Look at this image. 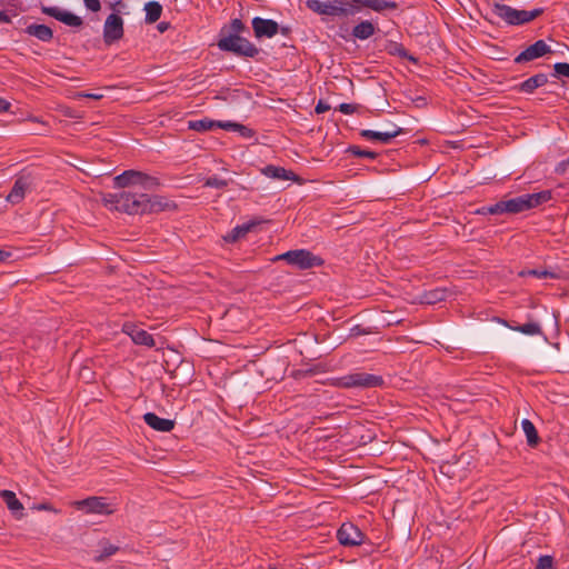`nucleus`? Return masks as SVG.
<instances>
[{
    "mask_svg": "<svg viewBox=\"0 0 569 569\" xmlns=\"http://www.w3.org/2000/svg\"><path fill=\"white\" fill-rule=\"evenodd\" d=\"M382 378L368 372H352L339 379L338 385L343 388H373L381 386Z\"/></svg>",
    "mask_w": 569,
    "mask_h": 569,
    "instance_id": "7",
    "label": "nucleus"
},
{
    "mask_svg": "<svg viewBox=\"0 0 569 569\" xmlns=\"http://www.w3.org/2000/svg\"><path fill=\"white\" fill-rule=\"evenodd\" d=\"M84 6L88 10L97 12L100 10L101 4L99 0H83Z\"/></svg>",
    "mask_w": 569,
    "mask_h": 569,
    "instance_id": "40",
    "label": "nucleus"
},
{
    "mask_svg": "<svg viewBox=\"0 0 569 569\" xmlns=\"http://www.w3.org/2000/svg\"><path fill=\"white\" fill-rule=\"evenodd\" d=\"M260 221L251 220L249 222L236 226L226 237L224 240L228 242H236L242 239L248 232H250Z\"/></svg>",
    "mask_w": 569,
    "mask_h": 569,
    "instance_id": "20",
    "label": "nucleus"
},
{
    "mask_svg": "<svg viewBox=\"0 0 569 569\" xmlns=\"http://www.w3.org/2000/svg\"><path fill=\"white\" fill-rule=\"evenodd\" d=\"M146 22H156L162 12V6L157 1H149L144 4Z\"/></svg>",
    "mask_w": 569,
    "mask_h": 569,
    "instance_id": "27",
    "label": "nucleus"
},
{
    "mask_svg": "<svg viewBox=\"0 0 569 569\" xmlns=\"http://www.w3.org/2000/svg\"><path fill=\"white\" fill-rule=\"evenodd\" d=\"M123 36V20L118 14H110L103 26V38L106 43H112Z\"/></svg>",
    "mask_w": 569,
    "mask_h": 569,
    "instance_id": "11",
    "label": "nucleus"
},
{
    "mask_svg": "<svg viewBox=\"0 0 569 569\" xmlns=\"http://www.w3.org/2000/svg\"><path fill=\"white\" fill-rule=\"evenodd\" d=\"M0 496L2 500L6 502L8 509L17 517L22 516L23 506L22 503L17 499L16 493L10 490H1Z\"/></svg>",
    "mask_w": 569,
    "mask_h": 569,
    "instance_id": "23",
    "label": "nucleus"
},
{
    "mask_svg": "<svg viewBox=\"0 0 569 569\" xmlns=\"http://www.w3.org/2000/svg\"><path fill=\"white\" fill-rule=\"evenodd\" d=\"M7 257H9V253L0 249V261H3Z\"/></svg>",
    "mask_w": 569,
    "mask_h": 569,
    "instance_id": "47",
    "label": "nucleus"
},
{
    "mask_svg": "<svg viewBox=\"0 0 569 569\" xmlns=\"http://www.w3.org/2000/svg\"><path fill=\"white\" fill-rule=\"evenodd\" d=\"M329 109H330V107L327 103H325L323 101H319L317 103L315 110L317 113H323V112L328 111Z\"/></svg>",
    "mask_w": 569,
    "mask_h": 569,
    "instance_id": "42",
    "label": "nucleus"
},
{
    "mask_svg": "<svg viewBox=\"0 0 569 569\" xmlns=\"http://www.w3.org/2000/svg\"><path fill=\"white\" fill-rule=\"evenodd\" d=\"M252 29L256 38H272L279 31V24L271 19H263L260 17H254L252 19Z\"/></svg>",
    "mask_w": 569,
    "mask_h": 569,
    "instance_id": "12",
    "label": "nucleus"
},
{
    "mask_svg": "<svg viewBox=\"0 0 569 569\" xmlns=\"http://www.w3.org/2000/svg\"><path fill=\"white\" fill-rule=\"evenodd\" d=\"M42 13L54 18L56 20L64 23L66 26L72 27V28H79L82 26L83 21L80 17L76 16L74 13L67 11L64 9H61L59 7H41Z\"/></svg>",
    "mask_w": 569,
    "mask_h": 569,
    "instance_id": "10",
    "label": "nucleus"
},
{
    "mask_svg": "<svg viewBox=\"0 0 569 569\" xmlns=\"http://www.w3.org/2000/svg\"><path fill=\"white\" fill-rule=\"evenodd\" d=\"M222 129L227 130V131L238 132V133H240V136H242L244 138L252 137V130L251 129L247 128L243 124L237 123V122L224 121L223 124H222Z\"/></svg>",
    "mask_w": 569,
    "mask_h": 569,
    "instance_id": "29",
    "label": "nucleus"
},
{
    "mask_svg": "<svg viewBox=\"0 0 569 569\" xmlns=\"http://www.w3.org/2000/svg\"><path fill=\"white\" fill-rule=\"evenodd\" d=\"M261 173L270 179L274 180H296V174L292 171L286 170L282 167H276L272 164L263 167Z\"/></svg>",
    "mask_w": 569,
    "mask_h": 569,
    "instance_id": "19",
    "label": "nucleus"
},
{
    "mask_svg": "<svg viewBox=\"0 0 569 569\" xmlns=\"http://www.w3.org/2000/svg\"><path fill=\"white\" fill-rule=\"evenodd\" d=\"M386 51L391 56H397L400 58H407L411 61H416V59L409 56L408 51L405 47L396 41H388L385 46Z\"/></svg>",
    "mask_w": 569,
    "mask_h": 569,
    "instance_id": "28",
    "label": "nucleus"
},
{
    "mask_svg": "<svg viewBox=\"0 0 569 569\" xmlns=\"http://www.w3.org/2000/svg\"><path fill=\"white\" fill-rule=\"evenodd\" d=\"M159 29H160V31H164V30L167 29V26H164L163 23H161V24L159 26Z\"/></svg>",
    "mask_w": 569,
    "mask_h": 569,
    "instance_id": "48",
    "label": "nucleus"
},
{
    "mask_svg": "<svg viewBox=\"0 0 569 569\" xmlns=\"http://www.w3.org/2000/svg\"><path fill=\"white\" fill-rule=\"evenodd\" d=\"M286 261L298 269H309L320 263V259L306 249L290 250L272 258V261Z\"/></svg>",
    "mask_w": 569,
    "mask_h": 569,
    "instance_id": "5",
    "label": "nucleus"
},
{
    "mask_svg": "<svg viewBox=\"0 0 569 569\" xmlns=\"http://www.w3.org/2000/svg\"><path fill=\"white\" fill-rule=\"evenodd\" d=\"M246 30L244 24L240 19H233L229 26V33L228 34H237L240 36L241 32Z\"/></svg>",
    "mask_w": 569,
    "mask_h": 569,
    "instance_id": "34",
    "label": "nucleus"
},
{
    "mask_svg": "<svg viewBox=\"0 0 569 569\" xmlns=\"http://www.w3.org/2000/svg\"><path fill=\"white\" fill-rule=\"evenodd\" d=\"M508 201L501 200L495 204H492L491 211H493V214H501V213H508Z\"/></svg>",
    "mask_w": 569,
    "mask_h": 569,
    "instance_id": "37",
    "label": "nucleus"
},
{
    "mask_svg": "<svg viewBox=\"0 0 569 569\" xmlns=\"http://www.w3.org/2000/svg\"><path fill=\"white\" fill-rule=\"evenodd\" d=\"M549 52H551L550 47L543 40H538L533 44L529 46L526 50H523L520 54H518L515 61L517 63L531 61L543 57Z\"/></svg>",
    "mask_w": 569,
    "mask_h": 569,
    "instance_id": "16",
    "label": "nucleus"
},
{
    "mask_svg": "<svg viewBox=\"0 0 569 569\" xmlns=\"http://www.w3.org/2000/svg\"><path fill=\"white\" fill-rule=\"evenodd\" d=\"M551 199V191L543 190L537 193H527L508 199V213H519L536 208Z\"/></svg>",
    "mask_w": 569,
    "mask_h": 569,
    "instance_id": "4",
    "label": "nucleus"
},
{
    "mask_svg": "<svg viewBox=\"0 0 569 569\" xmlns=\"http://www.w3.org/2000/svg\"><path fill=\"white\" fill-rule=\"evenodd\" d=\"M218 47L223 51H230L250 58H253L259 52L254 44L237 34L222 37L218 42Z\"/></svg>",
    "mask_w": 569,
    "mask_h": 569,
    "instance_id": "6",
    "label": "nucleus"
},
{
    "mask_svg": "<svg viewBox=\"0 0 569 569\" xmlns=\"http://www.w3.org/2000/svg\"><path fill=\"white\" fill-rule=\"evenodd\" d=\"M113 182L117 188L127 190L103 196L104 204L112 210L128 214H143L162 211L168 207L163 198L150 197L147 193L159 186L158 180L151 176L141 171L127 170L114 177Z\"/></svg>",
    "mask_w": 569,
    "mask_h": 569,
    "instance_id": "1",
    "label": "nucleus"
},
{
    "mask_svg": "<svg viewBox=\"0 0 569 569\" xmlns=\"http://www.w3.org/2000/svg\"><path fill=\"white\" fill-rule=\"evenodd\" d=\"M32 178L29 174H22L17 178L14 184L7 197V200L11 203H19L27 192L31 190Z\"/></svg>",
    "mask_w": 569,
    "mask_h": 569,
    "instance_id": "13",
    "label": "nucleus"
},
{
    "mask_svg": "<svg viewBox=\"0 0 569 569\" xmlns=\"http://www.w3.org/2000/svg\"><path fill=\"white\" fill-rule=\"evenodd\" d=\"M521 428L523 433L526 435L527 443L530 447H536L539 443L540 438L538 436L535 425L529 419H523L521 421Z\"/></svg>",
    "mask_w": 569,
    "mask_h": 569,
    "instance_id": "26",
    "label": "nucleus"
},
{
    "mask_svg": "<svg viewBox=\"0 0 569 569\" xmlns=\"http://www.w3.org/2000/svg\"><path fill=\"white\" fill-rule=\"evenodd\" d=\"M11 103L0 97V112H7L10 109Z\"/></svg>",
    "mask_w": 569,
    "mask_h": 569,
    "instance_id": "43",
    "label": "nucleus"
},
{
    "mask_svg": "<svg viewBox=\"0 0 569 569\" xmlns=\"http://www.w3.org/2000/svg\"><path fill=\"white\" fill-rule=\"evenodd\" d=\"M223 122L224 121H216V120L204 118V119L189 121V128L194 131L204 132V131L213 130L216 128L222 129Z\"/></svg>",
    "mask_w": 569,
    "mask_h": 569,
    "instance_id": "24",
    "label": "nucleus"
},
{
    "mask_svg": "<svg viewBox=\"0 0 569 569\" xmlns=\"http://www.w3.org/2000/svg\"><path fill=\"white\" fill-rule=\"evenodd\" d=\"M83 97H88V98H91V99H100L102 97V94L86 93V94H83Z\"/></svg>",
    "mask_w": 569,
    "mask_h": 569,
    "instance_id": "46",
    "label": "nucleus"
},
{
    "mask_svg": "<svg viewBox=\"0 0 569 569\" xmlns=\"http://www.w3.org/2000/svg\"><path fill=\"white\" fill-rule=\"evenodd\" d=\"M548 82V77L545 73H537L519 84L520 91L525 93H532L537 88L545 86Z\"/></svg>",
    "mask_w": 569,
    "mask_h": 569,
    "instance_id": "22",
    "label": "nucleus"
},
{
    "mask_svg": "<svg viewBox=\"0 0 569 569\" xmlns=\"http://www.w3.org/2000/svg\"><path fill=\"white\" fill-rule=\"evenodd\" d=\"M492 14L508 24L519 26L527 23L542 13V9L518 10L507 4L496 3L491 10Z\"/></svg>",
    "mask_w": 569,
    "mask_h": 569,
    "instance_id": "3",
    "label": "nucleus"
},
{
    "mask_svg": "<svg viewBox=\"0 0 569 569\" xmlns=\"http://www.w3.org/2000/svg\"><path fill=\"white\" fill-rule=\"evenodd\" d=\"M231 180L221 179L217 176L209 177L204 181L206 187L216 188V189H223L226 188Z\"/></svg>",
    "mask_w": 569,
    "mask_h": 569,
    "instance_id": "33",
    "label": "nucleus"
},
{
    "mask_svg": "<svg viewBox=\"0 0 569 569\" xmlns=\"http://www.w3.org/2000/svg\"><path fill=\"white\" fill-rule=\"evenodd\" d=\"M338 540L343 546H358L362 542V532L352 523H343L337 532Z\"/></svg>",
    "mask_w": 569,
    "mask_h": 569,
    "instance_id": "15",
    "label": "nucleus"
},
{
    "mask_svg": "<svg viewBox=\"0 0 569 569\" xmlns=\"http://www.w3.org/2000/svg\"><path fill=\"white\" fill-rule=\"evenodd\" d=\"M513 330L527 336H536L541 333V328L537 322L523 323L518 327H515Z\"/></svg>",
    "mask_w": 569,
    "mask_h": 569,
    "instance_id": "30",
    "label": "nucleus"
},
{
    "mask_svg": "<svg viewBox=\"0 0 569 569\" xmlns=\"http://www.w3.org/2000/svg\"><path fill=\"white\" fill-rule=\"evenodd\" d=\"M9 18L4 12L0 11V22H9Z\"/></svg>",
    "mask_w": 569,
    "mask_h": 569,
    "instance_id": "45",
    "label": "nucleus"
},
{
    "mask_svg": "<svg viewBox=\"0 0 569 569\" xmlns=\"http://www.w3.org/2000/svg\"><path fill=\"white\" fill-rule=\"evenodd\" d=\"M491 209H492V206H486V207L478 209L477 212L480 214H493V211H491Z\"/></svg>",
    "mask_w": 569,
    "mask_h": 569,
    "instance_id": "44",
    "label": "nucleus"
},
{
    "mask_svg": "<svg viewBox=\"0 0 569 569\" xmlns=\"http://www.w3.org/2000/svg\"><path fill=\"white\" fill-rule=\"evenodd\" d=\"M376 26L370 20H362L352 29V36L358 40H367L376 33Z\"/></svg>",
    "mask_w": 569,
    "mask_h": 569,
    "instance_id": "21",
    "label": "nucleus"
},
{
    "mask_svg": "<svg viewBox=\"0 0 569 569\" xmlns=\"http://www.w3.org/2000/svg\"><path fill=\"white\" fill-rule=\"evenodd\" d=\"M522 276H535L540 279L556 278V272L547 268L529 269L521 272Z\"/></svg>",
    "mask_w": 569,
    "mask_h": 569,
    "instance_id": "31",
    "label": "nucleus"
},
{
    "mask_svg": "<svg viewBox=\"0 0 569 569\" xmlns=\"http://www.w3.org/2000/svg\"><path fill=\"white\" fill-rule=\"evenodd\" d=\"M351 152L356 156H359V157H368V158H371V159H375L376 158V153L372 152V151H368V150H360L359 148L357 147H352L351 148Z\"/></svg>",
    "mask_w": 569,
    "mask_h": 569,
    "instance_id": "38",
    "label": "nucleus"
},
{
    "mask_svg": "<svg viewBox=\"0 0 569 569\" xmlns=\"http://www.w3.org/2000/svg\"><path fill=\"white\" fill-rule=\"evenodd\" d=\"M555 76H561L569 78V63L558 62L553 66Z\"/></svg>",
    "mask_w": 569,
    "mask_h": 569,
    "instance_id": "35",
    "label": "nucleus"
},
{
    "mask_svg": "<svg viewBox=\"0 0 569 569\" xmlns=\"http://www.w3.org/2000/svg\"><path fill=\"white\" fill-rule=\"evenodd\" d=\"M339 110L345 114H350L355 111V107L350 103H341Z\"/></svg>",
    "mask_w": 569,
    "mask_h": 569,
    "instance_id": "41",
    "label": "nucleus"
},
{
    "mask_svg": "<svg viewBox=\"0 0 569 569\" xmlns=\"http://www.w3.org/2000/svg\"><path fill=\"white\" fill-rule=\"evenodd\" d=\"M401 131H402L401 128H399L397 126H392L391 131H381V130L376 131V130L365 129V130L360 131V136L367 140L378 141L381 143H389L393 138L399 136L401 133Z\"/></svg>",
    "mask_w": 569,
    "mask_h": 569,
    "instance_id": "17",
    "label": "nucleus"
},
{
    "mask_svg": "<svg viewBox=\"0 0 569 569\" xmlns=\"http://www.w3.org/2000/svg\"><path fill=\"white\" fill-rule=\"evenodd\" d=\"M118 551V547L111 543L104 542L101 547V551L99 555L94 556L96 561H103L108 557L114 555Z\"/></svg>",
    "mask_w": 569,
    "mask_h": 569,
    "instance_id": "32",
    "label": "nucleus"
},
{
    "mask_svg": "<svg viewBox=\"0 0 569 569\" xmlns=\"http://www.w3.org/2000/svg\"><path fill=\"white\" fill-rule=\"evenodd\" d=\"M392 126H393V124H391L389 128L385 129L383 131H391Z\"/></svg>",
    "mask_w": 569,
    "mask_h": 569,
    "instance_id": "49",
    "label": "nucleus"
},
{
    "mask_svg": "<svg viewBox=\"0 0 569 569\" xmlns=\"http://www.w3.org/2000/svg\"><path fill=\"white\" fill-rule=\"evenodd\" d=\"M306 6L311 11L335 18L352 17L351 0H307Z\"/></svg>",
    "mask_w": 569,
    "mask_h": 569,
    "instance_id": "2",
    "label": "nucleus"
},
{
    "mask_svg": "<svg viewBox=\"0 0 569 569\" xmlns=\"http://www.w3.org/2000/svg\"><path fill=\"white\" fill-rule=\"evenodd\" d=\"M143 421L152 429L161 432L171 431L174 427V421L158 417L153 412H147L143 416Z\"/></svg>",
    "mask_w": 569,
    "mask_h": 569,
    "instance_id": "18",
    "label": "nucleus"
},
{
    "mask_svg": "<svg viewBox=\"0 0 569 569\" xmlns=\"http://www.w3.org/2000/svg\"><path fill=\"white\" fill-rule=\"evenodd\" d=\"M536 569H553V560L550 556L539 558Z\"/></svg>",
    "mask_w": 569,
    "mask_h": 569,
    "instance_id": "36",
    "label": "nucleus"
},
{
    "mask_svg": "<svg viewBox=\"0 0 569 569\" xmlns=\"http://www.w3.org/2000/svg\"><path fill=\"white\" fill-rule=\"evenodd\" d=\"M26 32L44 42L50 41L53 37L52 30L46 24H30Z\"/></svg>",
    "mask_w": 569,
    "mask_h": 569,
    "instance_id": "25",
    "label": "nucleus"
},
{
    "mask_svg": "<svg viewBox=\"0 0 569 569\" xmlns=\"http://www.w3.org/2000/svg\"><path fill=\"white\" fill-rule=\"evenodd\" d=\"M122 331L128 335L136 345L154 347V340L151 335L134 323L127 322L122 327Z\"/></svg>",
    "mask_w": 569,
    "mask_h": 569,
    "instance_id": "14",
    "label": "nucleus"
},
{
    "mask_svg": "<svg viewBox=\"0 0 569 569\" xmlns=\"http://www.w3.org/2000/svg\"><path fill=\"white\" fill-rule=\"evenodd\" d=\"M73 505L78 510H83L87 513L109 515L113 511L106 502V499L101 497H90L74 501Z\"/></svg>",
    "mask_w": 569,
    "mask_h": 569,
    "instance_id": "9",
    "label": "nucleus"
},
{
    "mask_svg": "<svg viewBox=\"0 0 569 569\" xmlns=\"http://www.w3.org/2000/svg\"><path fill=\"white\" fill-rule=\"evenodd\" d=\"M556 172L559 174H569V158L557 164Z\"/></svg>",
    "mask_w": 569,
    "mask_h": 569,
    "instance_id": "39",
    "label": "nucleus"
},
{
    "mask_svg": "<svg viewBox=\"0 0 569 569\" xmlns=\"http://www.w3.org/2000/svg\"><path fill=\"white\" fill-rule=\"evenodd\" d=\"M352 16L365 9L386 14L398 9V3L390 0H351Z\"/></svg>",
    "mask_w": 569,
    "mask_h": 569,
    "instance_id": "8",
    "label": "nucleus"
}]
</instances>
